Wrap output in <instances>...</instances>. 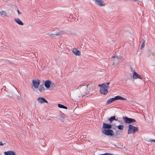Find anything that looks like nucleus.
<instances>
[{"label": "nucleus", "instance_id": "13", "mask_svg": "<svg viewBox=\"0 0 155 155\" xmlns=\"http://www.w3.org/2000/svg\"><path fill=\"white\" fill-rule=\"evenodd\" d=\"M5 155H16L14 151H8L4 152Z\"/></svg>", "mask_w": 155, "mask_h": 155}, {"label": "nucleus", "instance_id": "30", "mask_svg": "<svg viewBox=\"0 0 155 155\" xmlns=\"http://www.w3.org/2000/svg\"><path fill=\"white\" fill-rule=\"evenodd\" d=\"M112 58H115V56H112Z\"/></svg>", "mask_w": 155, "mask_h": 155}, {"label": "nucleus", "instance_id": "4", "mask_svg": "<svg viewBox=\"0 0 155 155\" xmlns=\"http://www.w3.org/2000/svg\"><path fill=\"white\" fill-rule=\"evenodd\" d=\"M103 134L108 136H112L114 134L113 130H111L104 129L102 131Z\"/></svg>", "mask_w": 155, "mask_h": 155}, {"label": "nucleus", "instance_id": "31", "mask_svg": "<svg viewBox=\"0 0 155 155\" xmlns=\"http://www.w3.org/2000/svg\"><path fill=\"white\" fill-rule=\"evenodd\" d=\"M134 1H136L137 0H134Z\"/></svg>", "mask_w": 155, "mask_h": 155}, {"label": "nucleus", "instance_id": "20", "mask_svg": "<svg viewBox=\"0 0 155 155\" xmlns=\"http://www.w3.org/2000/svg\"><path fill=\"white\" fill-rule=\"evenodd\" d=\"M58 106L59 108H62L64 109H67V107L64 106V105H63L60 104H58Z\"/></svg>", "mask_w": 155, "mask_h": 155}, {"label": "nucleus", "instance_id": "12", "mask_svg": "<svg viewBox=\"0 0 155 155\" xmlns=\"http://www.w3.org/2000/svg\"><path fill=\"white\" fill-rule=\"evenodd\" d=\"M38 101L41 103H48V101L47 100H45V99L43 97H40L38 98L37 99Z\"/></svg>", "mask_w": 155, "mask_h": 155}, {"label": "nucleus", "instance_id": "26", "mask_svg": "<svg viewBox=\"0 0 155 155\" xmlns=\"http://www.w3.org/2000/svg\"><path fill=\"white\" fill-rule=\"evenodd\" d=\"M150 142H155V140H150Z\"/></svg>", "mask_w": 155, "mask_h": 155}, {"label": "nucleus", "instance_id": "23", "mask_svg": "<svg viewBox=\"0 0 155 155\" xmlns=\"http://www.w3.org/2000/svg\"><path fill=\"white\" fill-rule=\"evenodd\" d=\"M65 118L64 115H61L60 117V119L61 120H63Z\"/></svg>", "mask_w": 155, "mask_h": 155}, {"label": "nucleus", "instance_id": "19", "mask_svg": "<svg viewBox=\"0 0 155 155\" xmlns=\"http://www.w3.org/2000/svg\"><path fill=\"white\" fill-rule=\"evenodd\" d=\"M7 13L6 12L4 11H2L1 12H0V14L1 16H7Z\"/></svg>", "mask_w": 155, "mask_h": 155}, {"label": "nucleus", "instance_id": "9", "mask_svg": "<svg viewBox=\"0 0 155 155\" xmlns=\"http://www.w3.org/2000/svg\"><path fill=\"white\" fill-rule=\"evenodd\" d=\"M52 82L49 80L46 81L45 83V87L48 88L50 87V85L51 84Z\"/></svg>", "mask_w": 155, "mask_h": 155}, {"label": "nucleus", "instance_id": "10", "mask_svg": "<svg viewBox=\"0 0 155 155\" xmlns=\"http://www.w3.org/2000/svg\"><path fill=\"white\" fill-rule=\"evenodd\" d=\"M133 77L135 79L137 78L142 79L141 77L135 71H134L133 73Z\"/></svg>", "mask_w": 155, "mask_h": 155}, {"label": "nucleus", "instance_id": "17", "mask_svg": "<svg viewBox=\"0 0 155 155\" xmlns=\"http://www.w3.org/2000/svg\"><path fill=\"white\" fill-rule=\"evenodd\" d=\"M108 120L110 122V123H111L114 120H115L116 121L117 120L118 118H116L115 116H114L110 117V118L108 119Z\"/></svg>", "mask_w": 155, "mask_h": 155}, {"label": "nucleus", "instance_id": "28", "mask_svg": "<svg viewBox=\"0 0 155 155\" xmlns=\"http://www.w3.org/2000/svg\"><path fill=\"white\" fill-rule=\"evenodd\" d=\"M4 144L3 143L1 142H0V145H3Z\"/></svg>", "mask_w": 155, "mask_h": 155}, {"label": "nucleus", "instance_id": "29", "mask_svg": "<svg viewBox=\"0 0 155 155\" xmlns=\"http://www.w3.org/2000/svg\"><path fill=\"white\" fill-rule=\"evenodd\" d=\"M61 35V34H60V33H58L56 34V35Z\"/></svg>", "mask_w": 155, "mask_h": 155}, {"label": "nucleus", "instance_id": "15", "mask_svg": "<svg viewBox=\"0 0 155 155\" xmlns=\"http://www.w3.org/2000/svg\"><path fill=\"white\" fill-rule=\"evenodd\" d=\"M114 100H126V98H124L120 96H117L115 97L114 98Z\"/></svg>", "mask_w": 155, "mask_h": 155}, {"label": "nucleus", "instance_id": "16", "mask_svg": "<svg viewBox=\"0 0 155 155\" xmlns=\"http://www.w3.org/2000/svg\"><path fill=\"white\" fill-rule=\"evenodd\" d=\"M45 88L43 84L40 85L38 88V90L41 92H42L45 90Z\"/></svg>", "mask_w": 155, "mask_h": 155}, {"label": "nucleus", "instance_id": "8", "mask_svg": "<svg viewBox=\"0 0 155 155\" xmlns=\"http://www.w3.org/2000/svg\"><path fill=\"white\" fill-rule=\"evenodd\" d=\"M72 51L76 55L80 56L81 55V53L80 51L76 48H73L72 49Z\"/></svg>", "mask_w": 155, "mask_h": 155}, {"label": "nucleus", "instance_id": "6", "mask_svg": "<svg viewBox=\"0 0 155 155\" xmlns=\"http://www.w3.org/2000/svg\"><path fill=\"white\" fill-rule=\"evenodd\" d=\"M40 84V80L38 79L32 80V85L35 88H38Z\"/></svg>", "mask_w": 155, "mask_h": 155}, {"label": "nucleus", "instance_id": "22", "mask_svg": "<svg viewBox=\"0 0 155 155\" xmlns=\"http://www.w3.org/2000/svg\"><path fill=\"white\" fill-rule=\"evenodd\" d=\"M145 46V41H144L142 44V45L141 47V49H142V48H143Z\"/></svg>", "mask_w": 155, "mask_h": 155}, {"label": "nucleus", "instance_id": "3", "mask_svg": "<svg viewBox=\"0 0 155 155\" xmlns=\"http://www.w3.org/2000/svg\"><path fill=\"white\" fill-rule=\"evenodd\" d=\"M99 86L101 87L100 88V92L102 94L105 95L108 92L107 87L105 85H99Z\"/></svg>", "mask_w": 155, "mask_h": 155}, {"label": "nucleus", "instance_id": "5", "mask_svg": "<svg viewBox=\"0 0 155 155\" xmlns=\"http://www.w3.org/2000/svg\"><path fill=\"white\" fill-rule=\"evenodd\" d=\"M123 119L126 123L129 124L136 121L135 119L131 118H129L127 117H123Z\"/></svg>", "mask_w": 155, "mask_h": 155}, {"label": "nucleus", "instance_id": "24", "mask_svg": "<svg viewBox=\"0 0 155 155\" xmlns=\"http://www.w3.org/2000/svg\"><path fill=\"white\" fill-rule=\"evenodd\" d=\"M110 84V82H107V83H106V84H104L107 87H108V85H109V84Z\"/></svg>", "mask_w": 155, "mask_h": 155}, {"label": "nucleus", "instance_id": "11", "mask_svg": "<svg viewBox=\"0 0 155 155\" xmlns=\"http://www.w3.org/2000/svg\"><path fill=\"white\" fill-rule=\"evenodd\" d=\"M111 125L110 124L103 123V128L104 129H110L111 128Z\"/></svg>", "mask_w": 155, "mask_h": 155}, {"label": "nucleus", "instance_id": "1", "mask_svg": "<svg viewBox=\"0 0 155 155\" xmlns=\"http://www.w3.org/2000/svg\"><path fill=\"white\" fill-rule=\"evenodd\" d=\"M76 89L79 90L80 92L83 96H85L88 93V88L87 86L81 85L77 87Z\"/></svg>", "mask_w": 155, "mask_h": 155}, {"label": "nucleus", "instance_id": "27", "mask_svg": "<svg viewBox=\"0 0 155 155\" xmlns=\"http://www.w3.org/2000/svg\"><path fill=\"white\" fill-rule=\"evenodd\" d=\"M17 12L19 15H20L21 14V13L19 12V10L18 9L17 10Z\"/></svg>", "mask_w": 155, "mask_h": 155}, {"label": "nucleus", "instance_id": "7", "mask_svg": "<svg viewBox=\"0 0 155 155\" xmlns=\"http://www.w3.org/2000/svg\"><path fill=\"white\" fill-rule=\"evenodd\" d=\"M95 2L96 4L100 6H104L105 5V3L102 0H95Z\"/></svg>", "mask_w": 155, "mask_h": 155}, {"label": "nucleus", "instance_id": "14", "mask_svg": "<svg viewBox=\"0 0 155 155\" xmlns=\"http://www.w3.org/2000/svg\"><path fill=\"white\" fill-rule=\"evenodd\" d=\"M15 21L18 24L21 25H23V23L19 18H15L14 19Z\"/></svg>", "mask_w": 155, "mask_h": 155}, {"label": "nucleus", "instance_id": "18", "mask_svg": "<svg viewBox=\"0 0 155 155\" xmlns=\"http://www.w3.org/2000/svg\"><path fill=\"white\" fill-rule=\"evenodd\" d=\"M114 98H110L106 102V103L107 104H109L111 102L114 101Z\"/></svg>", "mask_w": 155, "mask_h": 155}, {"label": "nucleus", "instance_id": "21", "mask_svg": "<svg viewBox=\"0 0 155 155\" xmlns=\"http://www.w3.org/2000/svg\"><path fill=\"white\" fill-rule=\"evenodd\" d=\"M124 126L122 125H119L117 126V128L118 129L122 130L124 129Z\"/></svg>", "mask_w": 155, "mask_h": 155}, {"label": "nucleus", "instance_id": "25", "mask_svg": "<svg viewBox=\"0 0 155 155\" xmlns=\"http://www.w3.org/2000/svg\"><path fill=\"white\" fill-rule=\"evenodd\" d=\"M81 137H82V138H84V139L86 138V136L85 135H82Z\"/></svg>", "mask_w": 155, "mask_h": 155}, {"label": "nucleus", "instance_id": "2", "mask_svg": "<svg viewBox=\"0 0 155 155\" xmlns=\"http://www.w3.org/2000/svg\"><path fill=\"white\" fill-rule=\"evenodd\" d=\"M138 131V127L134 126L130 124L129 125L128 132V134L134 133Z\"/></svg>", "mask_w": 155, "mask_h": 155}]
</instances>
